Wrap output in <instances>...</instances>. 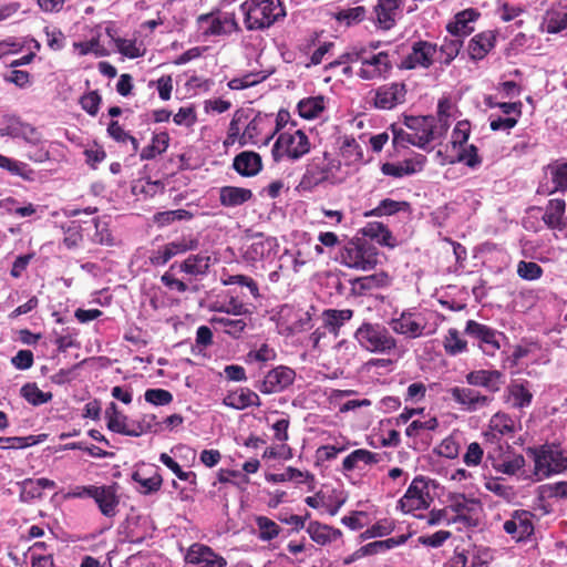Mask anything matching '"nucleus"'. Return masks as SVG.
I'll use <instances>...</instances> for the list:
<instances>
[{
	"label": "nucleus",
	"instance_id": "nucleus-44",
	"mask_svg": "<svg viewBox=\"0 0 567 567\" xmlns=\"http://www.w3.org/2000/svg\"><path fill=\"white\" fill-rule=\"evenodd\" d=\"M298 113L302 118L312 120L320 116V114L324 111V97L319 96H310L299 101Z\"/></svg>",
	"mask_w": 567,
	"mask_h": 567
},
{
	"label": "nucleus",
	"instance_id": "nucleus-9",
	"mask_svg": "<svg viewBox=\"0 0 567 567\" xmlns=\"http://www.w3.org/2000/svg\"><path fill=\"white\" fill-rule=\"evenodd\" d=\"M465 332L478 341L480 348L488 355H493L501 348L504 334L486 324L475 320L466 322Z\"/></svg>",
	"mask_w": 567,
	"mask_h": 567
},
{
	"label": "nucleus",
	"instance_id": "nucleus-61",
	"mask_svg": "<svg viewBox=\"0 0 567 567\" xmlns=\"http://www.w3.org/2000/svg\"><path fill=\"white\" fill-rule=\"evenodd\" d=\"M82 227L81 225L73 220L64 228V238L63 243L68 248L76 247L82 240Z\"/></svg>",
	"mask_w": 567,
	"mask_h": 567
},
{
	"label": "nucleus",
	"instance_id": "nucleus-31",
	"mask_svg": "<svg viewBox=\"0 0 567 567\" xmlns=\"http://www.w3.org/2000/svg\"><path fill=\"white\" fill-rule=\"evenodd\" d=\"M310 144H274L271 150L275 162H295L309 153Z\"/></svg>",
	"mask_w": 567,
	"mask_h": 567
},
{
	"label": "nucleus",
	"instance_id": "nucleus-11",
	"mask_svg": "<svg viewBox=\"0 0 567 567\" xmlns=\"http://www.w3.org/2000/svg\"><path fill=\"white\" fill-rule=\"evenodd\" d=\"M534 517L529 511L516 509L504 523L503 528L514 540H525L534 534Z\"/></svg>",
	"mask_w": 567,
	"mask_h": 567
},
{
	"label": "nucleus",
	"instance_id": "nucleus-1",
	"mask_svg": "<svg viewBox=\"0 0 567 567\" xmlns=\"http://www.w3.org/2000/svg\"><path fill=\"white\" fill-rule=\"evenodd\" d=\"M275 121L272 115L256 114L249 118V112L243 109L237 110L229 124L228 138L235 142L240 137V142H271L274 136Z\"/></svg>",
	"mask_w": 567,
	"mask_h": 567
},
{
	"label": "nucleus",
	"instance_id": "nucleus-38",
	"mask_svg": "<svg viewBox=\"0 0 567 567\" xmlns=\"http://www.w3.org/2000/svg\"><path fill=\"white\" fill-rule=\"evenodd\" d=\"M489 431L485 432L486 437L497 439L505 434H511L515 430V423L512 417L505 413L497 412L489 420Z\"/></svg>",
	"mask_w": 567,
	"mask_h": 567
},
{
	"label": "nucleus",
	"instance_id": "nucleus-46",
	"mask_svg": "<svg viewBox=\"0 0 567 567\" xmlns=\"http://www.w3.org/2000/svg\"><path fill=\"white\" fill-rule=\"evenodd\" d=\"M132 478L140 485L138 491L145 495L158 491L163 483L162 476L155 470L148 476L141 471H136L132 474Z\"/></svg>",
	"mask_w": 567,
	"mask_h": 567
},
{
	"label": "nucleus",
	"instance_id": "nucleus-48",
	"mask_svg": "<svg viewBox=\"0 0 567 567\" xmlns=\"http://www.w3.org/2000/svg\"><path fill=\"white\" fill-rule=\"evenodd\" d=\"M89 224V227L84 228V230H89L91 227L94 228V234L91 236L93 243L106 246H111L114 244V239L111 235L106 221H103L100 218L94 217Z\"/></svg>",
	"mask_w": 567,
	"mask_h": 567
},
{
	"label": "nucleus",
	"instance_id": "nucleus-58",
	"mask_svg": "<svg viewBox=\"0 0 567 567\" xmlns=\"http://www.w3.org/2000/svg\"><path fill=\"white\" fill-rule=\"evenodd\" d=\"M305 477L312 478V476L309 473L305 474L301 471L289 466L282 473L270 474L267 480L275 482V483L288 482V481H295V482L301 483Z\"/></svg>",
	"mask_w": 567,
	"mask_h": 567
},
{
	"label": "nucleus",
	"instance_id": "nucleus-2",
	"mask_svg": "<svg viewBox=\"0 0 567 567\" xmlns=\"http://www.w3.org/2000/svg\"><path fill=\"white\" fill-rule=\"evenodd\" d=\"M247 30H265L286 16L280 0H246L240 4Z\"/></svg>",
	"mask_w": 567,
	"mask_h": 567
},
{
	"label": "nucleus",
	"instance_id": "nucleus-45",
	"mask_svg": "<svg viewBox=\"0 0 567 567\" xmlns=\"http://www.w3.org/2000/svg\"><path fill=\"white\" fill-rule=\"evenodd\" d=\"M161 423L157 421V417L155 414H143L138 420L133 421L130 431L128 436L138 437L145 433L159 432Z\"/></svg>",
	"mask_w": 567,
	"mask_h": 567
},
{
	"label": "nucleus",
	"instance_id": "nucleus-47",
	"mask_svg": "<svg viewBox=\"0 0 567 567\" xmlns=\"http://www.w3.org/2000/svg\"><path fill=\"white\" fill-rule=\"evenodd\" d=\"M259 239L252 241V244L246 249L245 258L250 261H258L267 257L274 246V240L271 238L264 239L261 235L258 236Z\"/></svg>",
	"mask_w": 567,
	"mask_h": 567
},
{
	"label": "nucleus",
	"instance_id": "nucleus-26",
	"mask_svg": "<svg viewBox=\"0 0 567 567\" xmlns=\"http://www.w3.org/2000/svg\"><path fill=\"white\" fill-rule=\"evenodd\" d=\"M566 202L564 199H550L544 209L542 219L551 230H563L566 227Z\"/></svg>",
	"mask_w": 567,
	"mask_h": 567
},
{
	"label": "nucleus",
	"instance_id": "nucleus-8",
	"mask_svg": "<svg viewBox=\"0 0 567 567\" xmlns=\"http://www.w3.org/2000/svg\"><path fill=\"white\" fill-rule=\"evenodd\" d=\"M535 474L548 477L554 473H560L567 467V453L558 449L543 447L533 451Z\"/></svg>",
	"mask_w": 567,
	"mask_h": 567
},
{
	"label": "nucleus",
	"instance_id": "nucleus-60",
	"mask_svg": "<svg viewBox=\"0 0 567 567\" xmlns=\"http://www.w3.org/2000/svg\"><path fill=\"white\" fill-rule=\"evenodd\" d=\"M74 48L80 51L81 55H86L89 53H94L96 56L107 55V51L103 45H101L99 38H92L85 42H76L74 43Z\"/></svg>",
	"mask_w": 567,
	"mask_h": 567
},
{
	"label": "nucleus",
	"instance_id": "nucleus-10",
	"mask_svg": "<svg viewBox=\"0 0 567 567\" xmlns=\"http://www.w3.org/2000/svg\"><path fill=\"white\" fill-rule=\"evenodd\" d=\"M436 51L437 45L435 43L419 40L412 44L411 52L396 64V68L400 70L429 69L433 64Z\"/></svg>",
	"mask_w": 567,
	"mask_h": 567
},
{
	"label": "nucleus",
	"instance_id": "nucleus-4",
	"mask_svg": "<svg viewBox=\"0 0 567 567\" xmlns=\"http://www.w3.org/2000/svg\"><path fill=\"white\" fill-rule=\"evenodd\" d=\"M358 343L367 351L388 354L396 348V340L382 324L363 322L354 332Z\"/></svg>",
	"mask_w": 567,
	"mask_h": 567
},
{
	"label": "nucleus",
	"instance_id": "nucleus-29",
	"mask_svg": "<svg viewBox=\"0 0 567 567\" xmlns=\"http://www.w3.org/2000/svg\"><path fill=\"white\" fill-rule=\"evenodd\" d=\"M226 406L245 410L250 406H260L259 395L248 388H241L238 391L229 393L223 401Z\"/></svg>",
	"mask_w": 567,
	"mask_h": 567
},
{
	"label": "nucleus",
	"instance_id": "nucleus-55",
	"mask_svg": "<svg viewBox=\"0 0 567 567\" xmlns=\"http://www.w3.org/2000/svg\"><path fill=\"white\" fill-rule=\"evenodd\" d=\"M546 31L550 34H556L567 29V14L566 12L551 11L547 13L545 20Z\"/></svg>",
	"mask_w": 567,
	"mask_h": 567
},
{
	"label": "nucleus",
	"instance_id": "nucleus-54",
	"mask_svg": "<svg viewBox=\"0 0 567 567\" xmlns=\"http://www.w3.org/2000/svg\"><path fill=\"white\" fill-rule=\"evenodd\" d=\"M516 272L519 278L528 281H534L543 276L544 270L538 264L534 261L520 260L517 264Z\"/></svg>",
	"mask_w": 567,
	"mask_h": 567
},
{
	"label": "nucleus",
	"instance_id": "nucleus-30",
	"mask_svg": "<svg viewBox=\"0 0 567 567\" xmlns=\"http://www.w3.org/2000/svg\"><path fill=\"white\" fill-rule=\"evenodd\" d=\"M400 7V0H378L374 11L377 14V25L382 30H390L395 24L396 11Z\"/></svg>",
	"mask_w": 567,
	"mask_h": 567
},
{
	"label": "nucleus",
	"instance_id": "nucleus-63",
	"mask_svg": "<svg viewBox=\"0 0 567 567\" xmlns=\"http://www.w3.org/2000/svg\"><path fill=\"white\" fill-rule=\"evenodd\" d=\"M484 456V450L477 442L468 444L465 454L463 455V462L467 466H477L481 464Z\"/></svg>",
	"mask_w": 567,
	"mask_h": 567
},
{
	"label": "nucleus",
	"instance_id": "nucleus-59",
	"mask_svg": "<svg viewBox=\"0 0 567 567\" xmlns=\"http://www.w3.org/2000/svg\"><path fill=\"white\" fill-rule=\"evenodd\" d=\"M145 401L153 405H167L173 401V394L164 389H147L144 394Z\"/></svg>",
	"mask_w": 567,
	"mask_h": 567
},
{
	"label": "nucleus",
	"instance_id": "nucleus-28",
	"mask_svg": "<svg viewBox=\"0 0 567 567\" xmlns=\"http://www.w3.org/2000/svg\"><path fill=\"white\" fill-rule=\"evenodd\" d=\"M254 197L251 189L237 186H223L219 188V203L227 208H235L249 202Z\"/></svg>",
	"mask_w": 567,
	"mask_h": 567
},
{
	"label": "nucleus",
	"instance_id": "nucleus-6",
	"mask_svg": "<svg viewBox=\"0 0 567 567\" xmlns=\"http://www.w3.org/2000/svg\"><path fill=\"white\" fill-rule=\"evenodd\" d=\"M197 24L204 37L229 35L240 31L236 14L220 9L198 16Z\"/></svg>",
	"mask_w": 567,
	"mask_h": 567
},
{
	"label": "nucleus",
	"instance_id": "nucleus-64",
	"mask_svg": "<svg viewBox=\"0 0 567 567\" xmlns=\"http://www.w3.org/2000/svg\"><path fill=\"white\" fill-rule=\"evenodd\" d=\"M167 244L152 250L148 260L152 266L158 267L166 265L174 256Z\"/></svg>",
	"mask_w": 567,
	"mask_h": 567
},
{
	"label": "nucleus",
	"instance_id": "nucleus-25",
	"mask_svg": "<svg viewBox=\"0 0 567 567\" xmlns=\"http://www.w3.org/2000/svg\"><path fill=\"white\" fill-rule=\"evenodd\" d=\"M480 17V13L474 9H466L455 14L454 21L447 23L446 30L450 34L457 39L470 35L474 28L471 25Z\"/></svg>",
	"mask_w": 567,
	"mask_h": 567
},
{
	"label": "nucleus",
	"instance_id": "nucleus-23",
	"mask_svg": "<svg viewBox=\"0 0 567 567\" xmlns=\"http://www.w3.org/2000/svg\"><path fill=\"white\" fill-rule=\"evenodd\" d=\"M224 315H215L210 318V323L221 330L224 333L239 338L247 327V317L233 318L229 310H220Z\"/></svg>",
	"mask_w": 567,
	"mask_h": 567
},
{
	"label": "nucleus",
	"instance_id": "nucleus-22",
	"mask_svg": "<svg viewBox=\"0 0 567 567\" xmlns=\"http://www.w3.org/2000/svg\"><path fill=\"white\" fill-rule=\"evenodd\" d=\"M480 502L475 498H468L465 494H451L449 495L447 508L456 513L453 519L456 522L467 523L472 516L480 509Z\"/></svg>",
	"mask_w": 567,
	"mask_h": 567
},
{
	"label": "nucleus",
	"instance_id": "nucleus-34",
	"mask_svg": "<svg viewBox=\"0 0 567 567\" xmlns=\"http://www.w3.org/2000/svg\"><path fill=\"white\" fill-rule=\"evenodd\" d=\"M361 233L364 237H368L378 244L393 248L395 246V239L393 238L389 228L379 221L368 223Z\"/></svg>",
	"mask_w": 567,
	"mask_h": 567
},
{
	"label": "nucleus",
	"instance_id": "nucleus-40",
	"mask_svg": "<svg viewBox=\"0 0 567 567\" xmlns=\"http://www.w3.org/2000/svg\"><path fill=\"white\" fill-rule=\"evenodd\" d=\"M30 125L23 124L17 117H8L0 124V137L28 140V134L32 133Z\"/></svg>",
	"mask_w": 567,
	"mask_h": 567
},
{
	"label": "nucleus",
	"instance_id": "nucleus-35",
	"mask_svg": "<svg viewBox=\"0 0 567 567\" xmlns=\"http://www.w3.org/2000/svg\"><path fill=\"white\" fill-rule=\"evenodd\" d=\"M307 533L310 538L319 545L329 544L337 540L342 535L340 529L332 528L318 522H311L307 527Z\"/></svg>",
	"mask_w": 567,
	"mask_h": 567
},
{
	"label": "nucleus",
	"instance_id": "nucleus-24",
	"mask_svg": "<svg viewBox=\"0 0 567 567\" xmlns=\"http://www.w3.org/2000/svg\"><path fill=\"white\" fill-rule=\"evenodd\" d=\"M496 43V32L495 31H483L474 35L467 47V51L470 58L474 61H480L484 59L491 50L495 47Z\"/></svg>",
	"mask_w": 567,
	"mask_h": 567
},
{
	"label": "nucleus",
	"instance_id": "nucleus-49",
	"mask_svg": "<svg viewBox=\"0 0 567 567\" xmlns=\"http://www.w3.org/2000/svg\"><path fill=\"white\" fill-rule=\"evenodd\" d=\"M463 47L462 39H447L445 38L440 47L441 63L450 65L452 61L458 55L461 48Z\"/></svg>",
	"mask_w": 567,
	"mask_h": 567
},
{
	"label": "nucleus",
	"instance_id": "nucleus-57",
	"mask_svg": "<svg viewBox=\"0 0 567 567\" xmlns=\"http://www.w3.org/2000/svg\"><path fill=\"white\" fill-rule=\"evenodd\" d=\"M159 461L167 466L179 480L196 484V474L194 472H185L168 454L162 453Z\"/></svg>",
	"mask_w": 567,
	"mask_h": 567
},
{
	"label": "nucleus",
	"instance_id": "nucleus-16",
	"mask_svg": "<svg viewBox=\"0 0 567 567\" xmlns=\"http://www.w3.org/2000/svg\"><path fill=\"white\" fill-rule=\"evenodd\" d=\"M406 85L393 82L381 85L375 91L374 105L382 110H391L405 101Z\"/></svg>",
	"mask_w": 567,
	"mask_h": 567
},
{
	"label": "nucleus",
	"instance_id": "nucleus-62",
	"mask_svg": "<svg viewBox=\"0 0 567 567\" xmlns=\"http://www.w3.org/2000/svg\"><path fill=\"white\" fill-rule=\"evenodd\" d=\"M266 76H260L259 73H249L244 75L243 78H235L229 81L228 86L231 90H244L247 87H250L252 85H256L260 83L262 80H265Z\"/></svg>",
	"mask_w": 567,
	"mask_h": 567
},
{
	"label": "nucleus",
	"instance_id": "nucleus-12",
	"mask_svg": "<svg viewBox=\"0 0 567 567\" xmlns=\"http://www.w3.org/2000/svg\"><path fill=\"white\" fill-rule=\"evenodd\" d=\"M440 155H444L443 163H464L468 167H475L481 163L477 148L474 144H439Z\"/></svg>",
	"mask_w": 567,
	"mask_h": 567
},
{
	"label": "nucleus",
	"instance_id": "nucleus-39",
	"mask_svg": "<svg viewBox=\"0 0 567 567\" xmlns=\"http://www.w3.org/2000/svg\"><path fill=\"white\" fill-rule=\"evenodd\" d=\"M550 178L549 193L567 190V162H555L547 167Z\"/></svg>",
	"mask_w": 567,
	"mask_h": 567
},
{
	"label": "nucleus",
	"instance_id": "nucleus-19",
	"mask_svg": "<svg viewBox=\"0 0 567 567\" xmlns=\"http://www.w3.org/2000/svg\"><path fill=\"white\" fill-rule=\"evenodd\" d=\"M92 498L105 517L110 518L116 515L120 504L116 485L96 486Z\"/></svg>",
	"mask_w": 567,
	"mask_h": 567
},
{
	"label": "nucleus",
	"instance_id": "nucleus-42",
	"mask_svg": "<svg viewBox=\"0 0 567 567\" xmlns=\"http://www.w3.org/2000/svg\"><path fill=\"white\" fill-rule=\"evenodd\" d=\"M422 168V162L405 159L398 163H384L381 172L386 176L400 178L406 175H412Z\"/></svg>",
	"mask_w": 567,
	"mask_h": 567
},
{
	"label": "nucleus",
	"instance_id": "nucleus-41",
	"mask_svg": "<svg viewBox=\"0 0 567 567\" xmlns=\"http://www.w3.org/2000/svg\"><path fill=\"white\" fill-rule=\"evenodd\" d=\"M524 466L525 458L520 454L508 452L499 462L492 456V467L502 474L515 475Z\"/></svg>",
	"mask_w": 567,
	"mask_h": 567
},
{
	"label": "nucleus",
	"instance_id": "nucleus-5",
	"mask_svg": "<svg viewBox=\"0 0 567 567\" xmlns=\"http://www.w3.org/2000/svg\"><path fill=\"white\" fill-rule=\"evenodd\" d=\"M340 262L357 270H371L378 264V250L369 241L355 238L348 241L340 251Z\"/></svg>",
	"mask_w": 567,
	"mask_h": 567
},
{
	"label": "nucleus",
	"instance_id": "nucleus-7",
	"mask_svg": "<svg viewBox=\"0 0 567 567\" xmlns=\"http://www.w3.org/2000/svg\"><path fill=\"white\" fill-rule=\"evenodd\" d=\"M429 482L430 480L422 475L414 477L404 495L399 499L398 507L403 513L429 508L433 501L429 489Z\"/></svg>",
	"mask_w": 567,
	"mask_h": 567
},
{
	"label": "nucleus",
	"instance_id": "nucleus-13",
	"mask_svg": "<svg viewBox=\"0 0 567 567\" xmlns=\"http://www.w3.org/2000/svg\"><path fill=\"white\" fill-rule=\"evenodd\" d=\"M452 400L466 412H477L493 402V396L484 395L472 388L454 386L449 390Z\"/></svg>",
	"mask_w": 567,
	"mask_h": 567
},
{
	"label": "nucleus",
	"instance_id": "nucleus-17",
	"mask_svg": "<svg viewBox=\"0 0 567 567\" xmlns=\"http://www.w3.org/2000/svg\"><path fill=\"white\" fill-rule=\"evenodd\" d=\"M213 264V258L207 252H200L196 255H189L179 264H173L171 270L178 268L181 272H184L195 279L205 277Z\"/></svg>",
	"mask_w": 567,
	"mask_h": 567
},
{
	"label": "nucleus",
	"instance_id": "nucleus-56",
	"mask_svg": "<svg viewBox=\"0 0 567 567\" xmlns=\"http://www.w3.org/2000/svg\"><path fill=\"white\" fill-rule=\"evenodd\" d=\"M466 344V341L460 337L456 329L449 330L444 340V349L449 354L455 355L465 351Z\"/></svg>",
	"mask_w": 567,
	"mask_h": 567
},
{
	"label": "nucleus",
	"instance_id": "nucleus-33",
	"mask_svg": "<svg viewBox=\"0 0 567 567\" xmlns=\"http://www.w3.org/2000/svg\"><path fill=\"white\" fill-rule=\"evenodd\" d=\"M508 392V401L512 403L513 408L524 409L532 404L533 393L529 389V383L527 381L524 382H513L507 388Z\"/></svg>",
	"mask_w": 567,
	"mask_h": 567
},
{
	"label": "nucleus",
	"instance_id": "nucleus-20",
	"mask_svg": "<svg viewBox=\"0 0 567 567\" xmlns=\"http://www.w3.org/2000/svg\"><path fill=\"white\" fill-rule=\"evenodd\" d=\"M466 382L473 386H483L489 392H498L504 384V374L498 370H475L465 377Z\"/></svg>",
	"mask_w": 567,
	"mask_h": 567
},
{
	"label": "nucleus",
	"instance_id": "nucleus-52",
	"mask_svg": "<svg viewBox=\"0 0 567 567\" xmlns=\"http://www.w3.org/2000/svg\"><path fill=\"white\" fill-rule=\"evenodd\" d=\"M256 524L259 529V539L264 542L271 540L276 538L280 533V527L274 520L269 519L265 516H259L256 518Z\"/></svg>",
	"mask_w": 567,
	"mask_h": 567
},
{
	"label": "nucleus",
	"instance_id": "nucleus-37",
	"mask_svg": "<svg viewBox=\"0 0 567 567\" xmlns=\"http://www.w3.org/2000/svg\"><path fill=\"white\" fill-rule=\"evenodd\" d=\"M353 317L351 309H327L322 313L324 327L338 336L340 328Z\"/></svg>",
	"mask_w": 567,
	"mask_h": 567
},
{
	"label": "nucleus",
	"instance_id": "nucleus-32",
	"mask_svg": "<svg viewBox=\"0 0 567 567\" xmlns=\"http://www.w3.org/2000/svg\"><path fill=\"white\" fill-rule=\"evenodd\" d=\"M380 461V456L377 453H373L365 449H359L351 452L347 457H344L342 462L343 472H351L353 470H360L361 464L363 465H372L377 464Z\"/></svg>",
	"mask_w": 567,
	"mask_h": 567
},
{
	"label": "nucleus",
	"instance_id": "nucleus-53",
	"mask_svg": "<svg viewBox=\"0 0 567 567\" xmlns=\"http://www.w3.org/2000/svg\"><path fill=\"white\" fill-rule=\"evenodd\" d=\"M484 487L488 492L495 494L498 497H502L507 502L512 501L516 496L514 488L509 485L503 484L499 478L486 480V482L484 483Z\"/></svg>",
	"mask_w": 567,
	"mask_h": 567
},
{
	"label": "nucleus",
	"instance_id": "nucleus-51",
	"mask_svg": "<svg viewBox=\"0 0 567 567\" xmlns=\"http://www.w3.org/2000/svg\"><path fill=\"white\" fill-rule=\"evenodd\" d=\"M171 251H173V256H177L181 254H185L187 251H193L198 249L199 247V240L198 238L188 235V236H182L173 241L167 243Z\"/></svg>",
	"mask_w": 567,
	"mask_h": 567
},
{
	"label": "nucleus",
	"instance_id": "nucleus-15",
	"mask_svg": "<svg viewBox=\"0 0 567 567\" xmlns=\"http://www.w3.org/2000/svg\"><path fill=\"white\" fill-rule=\"evenodd\" d=\"M296 378L292 369L279 365L270 370L259 385V391L265 394L279 393L290 386Z\"/></svg>",
	"mask_w": 567,
	"mask_h": 567
},
{
	"label": "nucleus",
	"instance_id": "nucleus-14",
	"mask_svg": "<svg viewBox=\"0 0 567 567\" xmlns=\"http://www.w3.org/2000/svg\"><path fill=\"white\" fill-rule=\"evenodd\" d=\"M185 561L188 565L197 567H226V559L215 553L209 546L194 543L189 546L185 555Z\"/></svg>",
	"mask_w": 567,
	"mask_h": 567
},
{
	"label": "nucleus",
	"instance_id": "nucleus-43",
	"mask_svg": "<svg viewBox=\"0 0 567 567\" xmlns=\"http://www.w3.org/2000/svg\"><path fill=\"white\" fill-rule=\"evenodd\" d=\"M411 209V206L408 202H399L391 198L382 199L379 205L364 213L365 217H381V216H392L396 213L404 212L409 213Z\"/></svg>",
	"mask_w": 567,
	"mask_h": 567
},
{
	"label": "nucleus",
	"instance_id": "nucleus-21",
	"mask_svg": "<svg viewBox=\"0 0 567 567\" xmlns=\"http://www.w3.org/2000/svg\"><path fill=\"white\" fill-rule=\"evenodd\" d=\"M433 123V116H405V126L415 132L413 136H409L408 142H431L434 140Z\"/></svg>",
	"mask_w": 567,
	"mask_h": 567
},
{
	"label": "nucleus",
	"instance_id": "nucleus-18",
	"mask_svg": "<svg viewBox=\"0 0 567 567\" xmlns=\"http://www.w3.org/2000/svg\"><path fill=\"white\" fill-rule=\"evenodd\" d=\"M390 327L395 333L415 339L422 336L425 323L415 313L403 311L390 321Z\"/></svg>",
	"mask_w": 567,
	"mask_h": 567
},
{
	"label": "nucleus",
	"instance_id": "nucleus-3",
	"mask_svg": "<svg viewBox=\"0 0 567 567\" xmlns=\"http://www.w3.org/2000/svg\"><path fill=\"white\" fill-rule=\"evenodd\" d=\"M398 52V48L393 51L384 50L380 52H373L370 49H360V68L357 75L365 81H377L389 78L393 68L399 64L394 59Z\"/></svg>",
	"mask_w": 567,
	"mask_h": 567
},
{
	"label": "nucleus",
	"instance_id": "nucleus-36",
	"mask_svg": "<svg viewBox=\"0 0 567 567\" xmlns=\"http://www.w3.org/2000/svg\"><path fill=\"white\" fill-rule=\"evenodd\" d=\"M388 285V276L384 272L373 274L355 278L352 281V290L358 295H365L377 288H381Z\"/></svg>",
	"mask_w": 567,
	"mask_h": 567
},
{
	"label": "nucleus",
	"instance_id": "nucleus-50",
	"mask_svg": "<svg viewBox=\"0 0 567 567\" xmlns=\"http://www.w3.org/2000/svg\"><path fill=\"white\" fill-rule=\"evenodd\" d=\"M367 10L362 6L342 9L334 14V19L346 25L357 24L364 20Z\"/></svg>",
	"mask_w": 567,
	"mask_h": 567
},
{
	"label": "nucleus",
	"instance_id": "nucleus-27",
	"mask_svg": "<svg viewBox=\"0 0 567 567\" xmlns=\"http://www.w3.org/2000/svg\"><path fill=\"white\" fill-rule=\"evenodd\" d=\"M233 167L241 176H255L262 168L261 157L256 152L244 151L235 156Z\"/></svg>",
	"mask_w": 567,
	"mask_h": 567
}]
</instances>
